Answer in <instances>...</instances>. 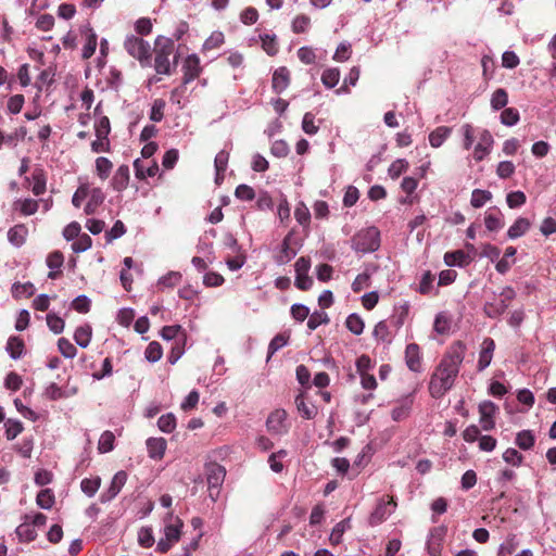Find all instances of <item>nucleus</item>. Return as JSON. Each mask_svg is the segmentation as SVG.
Returning a JSON list of instances; mask_svg holds the SVG:
<instances>
[{
    "label": "nucleus",
    "mask_w": 556,
    "mask_h": 556,
    "mask_svg": "<svg viewBox=\"0 0 556 556\" xmlns=\"http://www.w3.org/2000/svg\"><path fill=\"white\" fill-rule=\"evenodd\" d=\"M465 352L466 346L459 341L450 346L429 383V391L433 397L443 396L453 387L464 361Z\"/></svg>",
    "instance_id": "obj_1"
},
{
    "label": "nucleus",
    "mask_w": 556,
    "mask_h": 556,
    "mask_svg": "<svg viewBox=\"0 0 556 556\" xmlns=\"http://www.w3.org/2000/svg\"><path fill=\"white\" fill-rule=\"evenodd\" d=\"M379 247L380 231L374 226L359 230L352 238V249L357 252H375Z\"/></svg>",
    "instance_id": "obj_2"
},
{
    "label": "nucleus",
    "mask_w": 556,
    "mask_h": 556,
    "mask_svg": "<svg viewBox=\"0 0 556 556\" xmlns=\"http://www.w3.org/2000/svg\"><path fill=\"white\" fill-rule=\"evenodd\" d=\"M182 527L184 522L179 517L168 514L165 519L164 538L157 542V551L161 553L169 551V548L180 540Z\"/></svg>",
    "instance_id": "obj_3"
},
{
    "label": "nucleus",
    "mask_w": 556,
    "mask_h": 556,
    "mask_svg": "<svg viewBox=\"0 0 556 556\" xmlns=\"http://www.w3.org/2000/svg\"><path fill=\"white\" fill-rule=\"evenodd\" d=\"M124 47L132 58L137 59L141 63V65L149 64L151 47L148 41L131 35L125 39Z\"/></svg>",
    "instance_id": "obj_4"
},
{
    "label": "nucleus",
    "mask_w": 556,
    "mask_h": 556,
    "mask_svg": "<svg viewBox=\"0 0 556 556\" xmlns=\"http://www.w3.org/2000/svg\"><path fill=\"white\" fill-rule=\"evenodd\" d=\"M173 50V41L170 39L160 37V51L156 53L154 68L157 74L169 75L170 62L169 55Z\"/></svg>",
    "instance_id": "obj_5"
},
{
    "label": "nucleus",
    "mask_w": 556,
    "mask_h": 556,
    "mask_svg": "<svg viewBox=\"0 0 556 556\" xmlns=\"http://www.w3.org/2000/svg\"><path fill=\"white\" fill-rule=\"evenodd\" d=\"M494 139L488 129H481L477 134V142L473 144L472 157L476 162L484 160L492 151Z\"/></svg>",
    "instance_id": "obj_6"
},
{
    "label": "nucleus",
    "mask_w": 556,
    "mask_h": 556,
    "mask_svg": "<svg viewBox=\"0 0 556 556\" xmlns=\"http://www.w3.org/2000/svg\"><path fill=\"white\" fill-rule=\"evenodd\" d=\"M396 508V502L392 496L382 497L369 517V523L377 526L383 522Z\"/></svg>",
    "instance_id": "obj_7"
},
{
    "label": "nucleus",
    "mask_w": 556,
    "mask_h": 556,
    "mask_svg": "<svg viewBox=\"0 0 556 556\" xmlns=\"http://www.w3.org/2000/svg\"><path fill=\"white\" fill-rule=\"evenodd\" d=\"M311 261L306 257H300L294 264L295 281L294 285L300 290H308L313 286V279L308 276Z\"/></svg>",
    "instance_id": "obj_8"
},
{
    "label": "nucleus",
    "mask_w": 556,
    "mask_h": 556,
    "mask_svg": "<svg viewBox=\"0 0 556 556\" xmlns=\"http://www.w3.org/2000/svg\"><path fill=\"white\" fill-rule=\"evenodd\" d=\"M479 424L484 431H490L495 427V415L498 407L491 401H483L479 404Z\"/></svg>",
    "instance_id": "obj_9"
},
{
    "label": "nucleus",
    "mask_w": 556,
    "mask_h": 556,
    "mask_svg": "<svg viewBox=\"0 0 556 556\" xmlns=\"http://www.w3.org/2000/svg\"><path fill=\"white\" fill-rule=\"evenodd\" d=\"M202 67L197 54H189L182 63V84L187 85L200 76Z\"/></svg>",
    "instance_id": "obj_10"
},
{
    "label": "nucleus",
    "mask_w": 556,
    "mask_h": 556,
    "mask_svg": "<svg viewBox=\"0 0 556 556\" xmlns=\"http://www.w3.org/2000/svg\"><path fill=\"white\" fill-rule=\"evenodd\" d=\"M445 535L446 529L444 527H435L429 532L427 540V551L430 556L441 555Z\"/></svg>",
    "instance_id": "obj_11"
},
{
    "label": "nucleus",
    "mask_w": 556,
    "mask_h": 556,
    "mask_svg": "<svg viewBox=\"0 0 556 556\" xmlns=\"http://www.w3.org/2000/svg\"><path fill=\"white\" fill-rule=\"evenodd\" d=\"M127 481V473L124 470L117 471L106 491L102 492L100 495V501L102 503H108L115 498L117 494L121 492L123 486Z\"/></svg>",
    "instance_id": "obj_12"
},
{
    "label": "nucleus",
    "mask_w": 556,
    "mask_h": 556,
    "mask_svg": "<svg viewBox=\"0 0 556 556\" xmlns=\"http://www.w3.org/2000/svg\"><path fill=\"white\" fill-rule=\"evenodd\" d=\"M287 413L283 409L274 410L266 420L268 431L275 434H283L287 432Z\"/></svg>",
    "instance_id": "obj_13"
},
{
    "label": "nucleus",
    "mask_w": 556,
    "mask_h": 556,
    "mask_svg": "<svg viewBox=\"0 0 556 556\" xmlns=\"http://www.w3.org/2000/svg\"><path fill=\"white\" fill-rule=\"evenodd\" d=\"M148 455L151 459L161 460L166 452L167 442L164 438H149L146 441Z\"/></svg>",
    "instance_id": "obj_14"
},
{
    "label": "nucleus",
    "mask_w": 556,
    "mask_h": 556,
    "mask_svg": "<svg viewBox=\"0 0 556 556\" xmlns=\"http://www.w3.org/2000/svg\"><path fill=\"white\" fill-rule=\"evenodd\" d=\"M494 350H495L494 340L491 338H485L482 341L481 351H480L479 359H478V369L480 371L484 370L491 364Z\"/></svg>",
    "instance_id": "obj_15"
},
{
    "label": "nucleus",
    "mask_w": 556,
    "mask_h": 556,
    "mask_svg": "<svg viewBox=\"0 0 556 556\" xmlns=\"http://www.w3.org/2000/svg\"><path fill=\"white\" fill-rule=\"evenodd\" d=\"M7 237L13 247L21 248L27 240L28 228L24 224L14 225L8 230Z\"/></svg>",
    "instance_id": "obj_16"
},
{
    "label": "nucleus",
    "mask_w": 556,
    "mask_h": 556,
    "mask_svg": "<svg viewBox=\"0 0 556 556\" xmlns=\"http://www.w3.org/2000/svg\"><path fill=\"white\" fill-rule=\"evenodd\" d=\"M81 34L86 38V42L81 50V56L84 59H90L97 49V34L89 25L81 28Z\"/></svg>",
    "instance_id": "obj_17"
},
{
    "label": "nucleus",
    "mask_w": 556,
    "mask_h": 556,
    "mask_svg": "<svg viewBox=\"0 0 556 556\" xmlns=\"http://www.w3.org/2000/svg\"><path fill=\"white\" fill-rule=\"evenodd\" d=\"M405 361L412 371L419 372L421 370L420 350L417 344L410 343L406 346Z\"/></svg>",
    "instance_id": "obj_18"
},
{
    "label": "nucleus",
    "mask_w": 556,
    "mask_h": 556,
    "mask_svg": "<svg viewBox=\"0 0 556 556\" xmlns=\"http://www.w3.org/2000/svg\"><path fill=\"white\" fill-rule=\"evenodd\" d=\"M372 337L378 344L389 345L392 342L393 334L386 320L376 324L372 330Z\"/></svg>",
    "instance_id": "obj_19"
},
{
    "label": "nucleus",
    "mask_w": 556,
    "mask_h": 556,
    "mask_svg": "<svg viewBox=\"0 0 556 556\" xmlns=\"http://www.w3.org/2000/svg\"><path fill=\"white\" fill-rule=\"evenodd\" d=\"M88 202L84 208L87 215L93 214L99 205L104 201V193L98 187H92L89 184Z\"/></svg>",
    "instance_id": "obj_20"
},
{
    "label": "nucleus",
    "mask_w": 556,
    "mask_h": 556,
    "mask_svg": "<svg viewBox=\"0 0 556 556\" xmlns=\"http://www.w3.org/2000/svg\"><path fill=\"white\" fill-rule=\"evenodd\" d=\"M273 89L277 93L285 91L290 84V72L287 67H279L273 74Z\"/></svg>",
    "instance_id": "obj_21"
},
{
    "label": "nucleus",
    "mask_w": 556,
    "mask_h": 556,
    "mask_svg": "<svg viewBox=\"0 0 556 556\" xmlns=\"http://www.w3.org/2000/svg\"><path fill=\"white\" fill-rule=\"evenodd\" d=\"M228 161H229V152L222 150L216 154L215 160H214L216 185H220L223 182L224 173L228 166Z\"/></svg>",
    "instance_id": "obj_22"
},
{
    "label": "nucleus",
    "mask_w": 556,
    "mask_h": 556,
    "mask_svg": "<svg viewBox=\"0 0 556 556\" xmlns=\"http://www.w3.org/2000/svg\"><path fill=\"white\" fill-rule=\"evenodd\" d=\"M13 208L18 211L23 216H30L38 211L39 201L30 198L17 199L13 203Z\"/></svg>",
    "instance_id": "obj_23"
},
{
    "label": "nucleus",
    "mask_w": 556,
    "mask_h": 556,
    "mask_svg": "<svg viewBox=\"0 0 556 556\" xmlns=\"http://www.w3.org/2000/svg\"><path fill=\"white\" fill-rule=\"evenodd\" d=\"M128 182H129V167L127 165H121L116 169V172L111 180V186L114 190L122 191L127 188Z\"/></svg>",
    "instance_id": "obj_24"
},
{
    "label": "nucleus",
    "mask_w": 556,
    "mask_h": 556,
    "mask_svg": "<svg viewBox=\"0 0 556 556\" xmlns=\"http://www.w3.org/2000/svg\"><path fill=\"white\" fill-rule=\"evenodd\" d=\"M182 279V275L180 271L170 270L159 278L156 282V288L161 291L166 289H173L177 285L180 283Z\"/></svg>",
    "instance_id": "obj_25"
},
{
    "label": "nucleus",
    "mask_w": 556,
    "mask_h": 556,
    "mask_svg": "<svg viewBox=\"0 0 556 556\" xmlns=\"http://www.w3.org/2000/svg\"><path fill=\"white\" fill-rule=\"evenodd\" d=\"M5 351L12 359H20L25 352V344L22 338L12 336L8 339Z\"/></svg>",
    "instance_id": "obj_26"
},
{
    "label": "nucleus",
    "mask_w": 556,
    "mask_h": 556,
    "mask_svg": "<svg viewBox=\"0 0 556 556\" xmlns=\"http://www.w3.org/2000/svg\"><path fill=\"white\" fill-rule=\"evenodd\" d=\"M225 468L220 465H212L207 472V484L210 490L217 489L222 485L225 479Z\"/></svg>",
    "instance_id": "obj_27"
},
{
    "label": "nucleus",
    "mask_w": 556,
    "mask_h": 556,
    "mask_svg": "<svg viewBox=\"0 0 556 556\" xmlns=\"http://www.w3.org/2000/svg\"><path fill=\"white\" fill-rule=\"evenodd\" d=\"M92 339V328L89 324H84L75 329L74 340L78 346L86 349Z\"/></svg>",
    "instance_id": "obj_28"
},
{
    "label": "nucleus",
    "mask_w": 556,
    "mask_h": 556,
    "mask_svg": "<svg viewBox=\"0 0 556 556\" xmlns=\"http://www.w3.org/2000/svg\"><path fill=\"white\" fill-rule=\"evenodd\" d=\"M452 129L447 126H439L429 134V143L432 148H440L451 136Z\"/></svg>",
    "instance_id": "obj_29"
},
{
    "label": "nucleus",
    "mask_w": 556,
    "mask_h": 556,
    "mask_svg": "<svg viewBox=\"0 0 556 556\" xmlns=\"http://www.w3.org/2000/svg\"><path fill=\"white\" fill-rule=\"evenodd\" d=\"M64 257L61 252H52L47 257V266L50 271L48 277L50 279H55L60 275L61 267L63 266Z\"/></svg>",
    "instance_id": "obj_30"
},
{
    "label": "nucleus",
    "mask_w": 556,
    "mask_h": 556,
    "mask_svg": "<svg viewBox=\"0 0 556 556\" xmlns=\"http://www.w3.org/2000/svg\"><path fill=\"white\" fill-rule=\"evenodd\" d=\"M531 227L529 219L518 217L514 224L508 228L507 236L509 239H517L522 237Z\"/></svg>",
    "instance_id": "obj_31"
},
{
    "label": "nucleus",
    "mask_w": 556,
    "mask_h": 556,
    "mask_svg": "<svg viewBox=\"0 0 556 556\" xmlns=\"http://www.w3.org/2000/svg\"><path fill=\"white\" fill-rule=\"evenodd\" d=\"M296 409L300 415L305 419H313L317 415V407L313 403H307L303 394L295 399Z\"/></svg>",
    "instance_id": "obj_32"
},
{
    "label": "nucleus",
    "mask_w": 556,
    "mask_h": 556,
    "mask_svg": "<svg viewBox=\"0 0 556 556\" xmlns=\"http://www.w3.org/2000/svg\"><path fill=\"white\" fill-rule=\"evenodd\" d=\"M444 263L450 267H462L469 263V256L462 250L446 252L444 254Z\"/></svg>",
    "instance_id": "obj_33"
},
{
    "label": "nucleus",
    "mask_w": 556,
    "mask_h": 556,
    "mask_svg": "<svg viewBox=\"0 0 556 556\" xmlns=\"http://www.w3.org/2000/svg\"><path fill=\"white\" fill-rule=\"evenodd\" d=\"M136 177L144 179L147 177H154L159 172V165L156 162L151 161L148 166H143L140 160L134 162Z\"/></svg>",
    "instance_id": "obj_34"
},
{
    "label": "nucleus",
    "mask_w": 556,
    "mask_h": 556,
    "mask_svg": "<svg viewBox=\"0 0 556 556\" xmlns=\"http://www.w3.org/2000/svg\"><path fill=\"white\" fill-rule=\"evenodd\" d=\"M225 42V36L222 31H213L203 42L201 51L207 53L212 50L219 49Z\"/></svg>",
    "instance_id": "obj_35"
},
{
    "label": "nucleus",
    "mask_w": 556,
    "mask_h": 556,
    "mask_svg": "<svg viewBox=\"0 0 556 556\" xmlns=\"http://www.w3.org/2000/svg\"><path fill=\"white\" fill-rule=\"evenodd\" d=\"M480 129L475 128L471 124H464L460 126L459 131L463 136V147L465 150H470L477 141V134Z\"/></svg>",
    "instance_id": "obj_36"
},
{
    "label": "nucleus",
    "mask_w": 556,
    "mask_h": 556,
    "mask_svg": "<svg viewBox=\"0 0 556 556\" xmlns=\"http://www.w3.org/2000/svg\"><path fill=\"white\" fill-rule=\"evenodd\" d=\"M515 444L523 450L529 451L535 444V435L531 430H521L516 434Z\"/></svg>",
    "instance_id": "obj_37"
},
{
    "label": "nucleus",
    "mask_w": 556,
    "mask_h": 556,
    "mask_svg": "<svg viewBox=\"0 0 556 556\" xmlns=\"http://www.w3.org/2000/svg\"><path fill=\"white\" fill-rule=\"evenodd\" d=\"M113 169V163L104 156H99L94 161V173L101 180H106Z\"/></svg>",
    "instance_id": "obj_38"
},
{
    "label": "nucleus",
    "mask_w": 556,
    "mask_h": 556,
    "mask_svg": "<svg viewBox=\"0 0 556 556\" xmlns=\"http://www.w3.org/2000/svg\"><path fill=\"white\" fill-rule=\"evenodd\" d=\"M351 528V520L346 518L338 522L329 536V541L332 545H338L342 542L343 534Z\"/></svg>",
    "instance_id": "obj_39"
},
{
    "label": "nucleus",
    "mask_w": 556,
    "mask_h": 556,
    "mask_svg": "<svg viewBox=\"0 0 556 556\" xmlns=\"http://www.w3.org/2000/svg\"><path fill=\"white\" fill-rule=\"evenodd\" d=\"M262 49L270 56L276 55L279 51V45L276 35L262 34L260 35Z\"/></svg>",
    "instance_id": "obj_40"
},
{
    "label": "nucleus",
    "mask_w": 556,
    "mask_h": 556,
    "mask_svg": "<svg viewBox=\"0 0 556 556\" xmlns=\"http://www.w3.org/2000/svg\"><path fill=\"white\" fill-rule=\"evenodd\" d=\"M508 303L505 300H495L494 302H486L484 305V313L490 318H496L501 316L508 307Z\"/></svg>",
    "instance_id": "obj_41"
},
{
    "label": "nucleus",
    "mask_w": 556,
    "mask_h": 556,
    "mask_svg": "<svg viewBox=\"0 0 556 556\" xmlns=\"http://www.w3.org/2000/svg\"><path fill=\"white\" fill-rule=\"evenodd\" d=\"M16 535L22 542H31L37 538V531L29 521L21 523L16 530Z\"/></svg>",
    "instance_id": "obj_42"
},
{
    "label": "nucleus",
    "mask_w": 556,
    "mask_h": 556,
    "mask_svg": "<svg viewBox=\"0 0 556 556\" xmlns=\"http://www.w3.org/2000/svg\"><path fill=\"white\" fill-rule=\"evenodd\" d=\"M101 485V478L96 476L91 478H85L80 482L81 492L88 497H92L98 492Z\"/></svg>",
    "instance_id": "obj_43"
},
{
    "label": "nucleus",
    "mask_w": 556,
    "mask_h": 556,
    "mask_svg": "<svg viewBox=\"0 0 556 556\" xmlns=\"http://www.w3.org/2000/svg\"><path fill=\"white\" fill-rule=\"evenodd\" d=\"M412 400L409 397H406L402 400L391 412V417L395 421H400L402 419H405L412 408Z\"/></svg>",
    "instance_id": "obj_44"
},
{
    "label": "nucleus",
    "mask_w": 556,
    "mask_h": 556,
    "mask_svg": "<svg viewBox=\"0 0 556 556\" xmlns=\"http://www.w3.org/2000/svg\"><path fill=\"white\" fill-rule=\"evenodd\" d=\"M409 314V304L407 302L394 307L392 323L396 329H400L406 321Z\"/></svg>",
    "instance_id": "obj_45"
},
{
    "label": "nucleus",
    "mask_w": 556,
    "mask_h": 556,
    "mask_svg": "<svg viewBox=\"0 0 556 556\" xmlns=\"http://www.w3.org/2000/svg\"><path fill=\"white\" fill-rule=\"evenodd\" d=\"M492 200V193L489 190L475 189L471 192L470 204L475 208H480Z\"/></svg>",
    "instance_id": "obj_46"
},
{
    "label": "nucleus",
    "mask_w": 556,
    "mask_h": 556,
    "mask_svg": "<svg viewBox=\"0 0 556 556\" xmlns=\"http://www.w3.org/2000/svg\"><path fill=\"white\" fill-rule=\"evenodd\" d=\"M287 455H288V452L286 450H279L269 455L268 464H269L270 469L274 472L280 473L283 470L285 466H283L282 460L287 457Z\"/></svg>",
    "instance_id": "obj_47"
},
{
    "label": "nucleus",
    "mask_w": 556,
    "mask_h": 556,
    "mask_svg": "<svg viewBox=\"0 0 556 556\" xmlns=\"http://www.w3.org/2000/svg\"><path fill=\"white\" fill-rule=\"evenodd\" d=\"M89 193V182L79 178V186L73 194L72 203L75 207H80Z\"/></svg>",
    "instance_id": "obj_48"
},
{
    "label": "nucleus",
    "mask_w": 556,
    "mask_h": 556,
    "mask_svg": "<svg viewBox=\"0 0 556 556\" xmlns=\"http://www.w3.org/2000/svg\"><path fill=\"white\" fill-rule=\"evenodd\" d=\"M247 262V256L244 251H239L238 253H229L226 257V265L231 271L239 270L243 267Z\"/></svg>",
    "instance_id": "obj_49"
},
{
    "label": "nucleus",
    "mask_w": 556,
    "mask_h": 556,
    "mask_svg": "<svg viewBox=\"0 0 556 556\" xmlns=\"http://www.w3.org/2000/svg\"><path fill=\"white\" fill-rule=\"evenodd\" d=\"M345 326L355 336L362 334L365 328L363 318L357 314L349 315L345 320Z\"/></svg>",
    "instance_id": "obj_50"
},
{
    "label": "nucleus",
    "mask_w": 556,
    "mask_h": 556,
    "mask_svg": "<svg viewBox=\"0 0 556 556\" xmlns=\"http://www.w3.org/2000/svg\"><path fill=\"white\" fill-rule=\"evenodd\" d=\"M340 80V71L337 67H330L323 72L321 83L326 88H333Z\"/></svg>",
    "instance_id": "obj_51"
},
{
    "label": "nucleus",
    "mask_w": 556,
    "mask_h": 556,
    "mask_svg": "<svg viewBox=\"0 0 556 556\" xmlns=\"http://www.w3.org/2000/svg\"><path fill=\"white\" fill-rule=\"evenodd\" d=\"M302 129L309 136L316 135L318 132L319 123L316 121V117L313 113L307 112L304 114L302 119Z\"/></svg>",
    "instance_id": "obj_52"
},
{
    "label": "nucleus",
    "mask_w": 556,
    "mask_h": 556,
    "mask_svg": "<svg viewBox=\"0 0 556 556\" xmlns=\"http://www.w3.org/2000/svg\"><path fill=\"white\" fill-rule=\"evenodd\" d=\"M434 331L439 334H446L451 329V318L446 313H439L433 324Z\"/></svg>",
    "instance_id": "obj_53"
},
{
    "label": "nucleus",
    "mask_w": 556,
    "mask_h": 556,
    "mask_svg": "<svg viewBox=\"0 0 556 556\" xmlns=\"http://www.w3.org/2000/svg\"><path fill=\"white\" fill-rule=\"evenodd\" d=\"M518 546V540L515 534L508 535L505 541L498 546V556H510Z\"/></svg>",
    "instance_id": "obj_54"
},
{
    "label": "nucleus",
    "mask_w": 556,
    "mask_h": 556,
    "mask_svg": "<svg viewBox=\"0 0 556 556\" xmlns=\"http://www.w3.org/2000/svg\"><path fill=\"white\" fill-rule=\"evenodd\" d=\"M163 349L156 341L150 342L144 351V357L150 363H156L162 358Z\"/></svg>",
    "instance_id": "obj_55"
},
{
    "label": "nucleus",
    "mask_w": 556,
    "mask_h": 556,
    "mask_svg": "<svg viewBox=\"0 0 556 556\" xmlns=\"http://www.w3.org/2000/svg\"><path fill=\"white\" fill-rule=\"evenodd\" d=\"M157 427L164 433L173 432L176 429L175 415L172 413L162 415L157 420Z\"/></svg>",
    "instance_id": "obj_56"
},
{
    "label": "nucleus",
    "mask_w": 556,
    "mask_h": 556,
    "mask_svg": "<svg viewBox=\"0 0 556 556\" xmlns=\"http://www.w3.org/2000/svg\"><path fill=\"white\" fill-rule=\"evenodd\" d=\"M295 256V251L290 249L289 237L285 238L281 250L276 256V262L279 265L287 264Z\"/></svg>",
    "instance_id": "obj_57"
},
{
    "label": "nucleus",
    "mask_w": 556,
    "mask_h": 556,
    "mask_svg": "<svg viewBox=\"0 0 556 556\" xmlns=\"http://www.w3.org/2000/svg\"><path fill=\"white\" fill-rule=\"evenodd\" d=\"M37 505L42 509H50L54 504V494L50 489L41 490L36 497Z\"/></svg>",
    "instance_id": "obj_58"
},
{
    "label": "nucleus",
    "mask_w": 556,
    "mask_h": 556,
    "mask_svg": "<svg viewBox=\"0 0 556 556\" xmlns=\"http://www.w3.org/2000/svg\"><path fill=\"white\" fill-rule=\"evenodd\" d=\"M115 437L111 431H104L99 439L98 450L100 453H109L114 448Z\"/></svg>",
    "instance_id": "obj_59"
},
{
    "label": "nucleus",
    "mask_w": 556,
    "mask_h": 556,
    "mask_svg": "<svg viewBox=\"0 0 556 556\" xmlns=\"http://www.w3.org/2000/svg\"><path fill=\"white\" fill-rule=\"evenodd\" d=\"M408 162L405 159H397L391 163L388 174L390 178L397 179L403 173L408 169Z\"/></svg>",
    "instance_id": "obj_60"
},
{
    "label": "nucleus",
    "mask_w": 556,
    "mask_h": 556,
    "mask_svg": "<svg viewBox=\"0 0 556 556\" xmlns=\"http://www.w3.org/2000/svg\"><path fill=\"white\" fill-rule=\"evenodd\" d=\"M292 31L295 34L306 33L311 27V18L307 15H296L292 21Z\"/></svg>",
    "instance_id": "obj_61"
},
{
    "label": "nucleus",
    "mask_w": 556,
    "mask_h": 556,
    "mask_svg": "<svg viewBox=\"0 0 556 556\" xmlns=\"http://www.w3.org/2000/svg\"><path fill=\"white\" fill-rule=\"evenodd\" d=\"M484 224L489 231H497L502 229L504 226L502 214L486 213L484 217Z\"/></svg>",
    "instance_id": "obj_62"
},
{
    "label": "nucleus",
    "mask_w": 556,
    "mask_h": 556,
    "mask_svg": "<svg viewBox=\"0 0 556 556\" xmlns=\"http://www.w3.org/2000/svg\"><path fill=\"white\" fill-rule=\"evenodd\" d=\"M294 218L300 225L304 227L308 226L311 220V213L308 207L303 202L298 203V205L295 206Z\"/></svg>",
    "instance_id": "obj_63"
},
{
    "label": "nucleus",
    "mask_w": 556,
    "mask_h": 556,
    "mask_svg": "<svg viewBox=\"0 0 556 556\" xmlns=\"http://www.w3.org/2000/svg\"><path fill=\"white\" fill-rule=\"evenodd\" d=\"M58 349L59 352L65 357V358H74L77 354V349L75 345L66 338H60L58 340Z\"/></svg>",
    "instance_id": "obj_64"
}]
</instances>
